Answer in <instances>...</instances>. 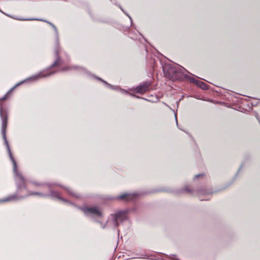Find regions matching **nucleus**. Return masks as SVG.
Masks as SVG:
<instances>
[{"label":"nucleus","mask_w":260,"mask_h":260,"mask_svg":"<svg viewBox=\"0 0 260 260\" xmlns=\"http://www.w3.org/2000/svg\"><path fill=\"white\" fill-rule=\"evenodd\" d=\"M22 20H39L47 22L54 29L56 34L55 40V54L56 56V59L53 63L45 70L42 71L38 74L33 75L31 77L16 84L13 87L10 89L2 98L0 101H3L6 100L9 96L10 93L17 86L25 82H33L38 81L41 78H46L50 76L59 72H64L67 71H71L73 70H78L81 73L88 74V71L84 68L79 66H67L65 67H61L62 66L65 64L64 61L61 59L59 55V38L58 33L56 26L52 23L45 21L43 19L32 18V19H19Z\"/></svg>","instance_id":"f257e3e1"},{"label":"nucleus","mask_w":260,"mask_h":260,"mask_svg":"<svg viewBox=\"0 0 260 260\" xmlns=\"http://www.w3.org/2000/svg\"><path fill=\"white\" fill-rule=\"evenodd\" d=\"M0 117L2 120L1 132L5 142V144L7 147L9 157L13 163L14 178L17 186V194H18L20 193V190L22 189L27 190L25 186L26 180L22 175L17 171L16 162L12 155L9 143L7 139L6 130L8 124V110L6 105L3 102H0Z\"/></svg>","instance_id":"f03ea898"},{"label":"nucleus","mask_w":260,"mask_h":260,"mask_svg":"<svg viewBox=\"0 0 260 260\" xmlns=\"http://www.w3.org/2000/svg\"><path fill=\"white\" fill-rule=\"evenodd\" d=\"M160 62L166 78L172 81L182 80L185 79L194 83L202 89L206 90L208 88V85L205 83L188 76L187 73H189L181 66L173 64L170 60L165 61L160 59Z\"/></svg>","instance_id":"7ed1b4c3"},{"label":"nucleus","mask_w":260,"mask_h":260,"mask_svg":"<svg viewBox=\"0 0 260 260\" xmlns=\"http://www.w3.org/2000/svg\"><path fill=\"white\" fill-rule=\"evenodd\" d=\"M48 187L50 189V193H43L40 192H29L28 194L25 196H18L17 194H15L13 195L9 196V197L0 200V203H3L11 201H16L19 199H24L29 196L32 195H38L41 197H51L53 198L57 199L60 201H62L65 203L69 205H71L74 206H76L73 203L69 201V200L63 198L60 196L61 193L59 191L52 190L50 189V186L48 185Z\"/></svg>","instance_id":"20e7f679"},{"label":"nucleus","mask_w":260,"mask_h":260,"mask_svg":"<svg viewBox=\"0 0 260 260\" xmlns=\"http://www.w3.org/2000/svg\"><path fill=\"white\" fill-rule=\"evenodd\" d=\"M135 210V209H132L131 210L117 211L114 213L111 214V217L109 221H111L115 228L118 227L120 223H122L128 219V212L131 211H134Z\"/></svg>","instance_id":"39448f33"},{"label":"nucleus","mask_w":260,"mask_h":260,"mask_svg":"<svg viewBox=\"0 0 260 260\" xmlns=\"http://www.w3.org/2000/svg\"><path fill=\"white\" fill-rule=\"evenodd\" d=\"M78 208L82 210L85 215L88 217L94 218L101 217L102 216V212L99 210V208L97 206L78 207Z\"/></svg>","instance_id":"423d86ee"},{"label":"nucleus","mask_w":260,"mask_h":260,"mask_svg":"<svg viewBox=\"0 0 260 260\" xmlns=\"http://www.w3.org/2000/svg\"><path fill=\"white\" fill-rule=\"evenodd\" d=\"M152 82L150 81H146L134 88L129 89V90L134 91L136 93L141 94H144L149 90V88L151 85Z\"/></svg>","instance_id":"0eeeda50"},{"label":"nucleus","mask_w":260,"mask_h":260,"mask_svg":"<svg viewBox=\"0 0 260 260\" xmlns=\"http://www.w3.org/2000/svg\"><path fill=\"white\" fill-rule=\"evenodd\" d=\"M94 78L97 79L99 81H101L103 82L107 86V87L108 88L112 89L115 90H119V91L120 92H121L123 94H128L132 96L136 97L137 98H139V99H140V98L143 99V98H140V97H139L138 96H137V95L134 94L133 93H129L127 90H125L124 89H122V88H120L119 86H113V85H112L111 84H110L108 83H107L106 81L103 80L102 79H101L100 77H98L94 76Z\"/></svg>","instance_id":"6e6552de"},{"label":"nucleus","mask_w":260,"mask_h":260,"mask_svg":"<svg viewBox=\"0 0 260 260\" xmlns=\"http://www.w3.org/2000/svg\"><path fill=\"white\" fill-rule=\"evenodd\" d=\"M139 194L137 193H126L115 198V199L123 201H135Z\"/></svg>","instance_id":"1a4fd4ad"},{"label":"nucleus","mask_w":260,"mask_h":260,"mask_svg":"<svg viewBox=\"0 0 260 260\" xmlns=\"http://www.w3.org/2000/svg\"><path fill=\"white\" fill-rule=\"evenodd\" d=\"M197 194L199 196V199L201 201H208L209 200V198H207V196L205 197H202V196H208L212 194L215 191H212L211 189H204L198 190L196 191Z\"/></svg>","instance_id":"9d476101"},{"label":"nucleus","mask_w":260,"mask_h":260,"mask_svg":"<svg viewBox=\"0 0 260 260\" xmlns=\"http://www.w3.org/2000/svg\"><path fill=\"white\" fill-rule=\"evenodd\" d=\"M129 37L132 39H137L139 38V36H141V34L138 31H136L135 33L132 31H130L128 34Z\"/></svg>","instance_id":"9b49d317"},{"label":"nucleus","mask_w":260,"mask_h":260,"mask_svg":"<svg viewBox=\"0 0 260 260\" xmlns=\"http://www.w3.org/2000/svg\"><path fill=\"white\" fill-rule=\"evenodd\" d=\"M64 188L69 192L70 196L75 197L76 198H80L81 197L78 193L74 192L71 188L68 187Z\"/></svg>","instance_id":"f8f14e48"},{"label":"nucleus","mask_w":260,"mask_h":260,"mask_svg":"<svg viewBox=\"0 0 260 260\" xmlns=\"http://www.w3.org/2000/svg\"><path fill=\"white\" fill-rule=\"evenodd\" d=\"M194 192V190L190 189L188 185L185 186L180 191V192H187L191 194H193Z\"/></svg>","instance_id":"ddd939ff"},{"label":"nucleus","mask_w":260,"mask_h":260,"mask_svg":"<svg viewBox=\"0 0 260 260\" xmlns=\"http://www.w3.org/2000/svg\"><path fill=\"white\" fill-rule=\"evenodd\" d=\"M148 256L147 254H144V253H141V254L137 253L136 254L135 258L146 259V258H148Z\"/></svg>","instance_id":"4468645a"},{"label":"nucleus","mask_w":260,"mask_h":260,"mask_svg":"<svg viewBox=\"0 0 260 260\" xmlns=\"http://www.w3.org/2000/svg\"><path fill=\"white\" fill-rule=\"evenodd\" d=\"M165 105L167 107H168L170 110H171L173 112H174V115H175V120H176V123L177 124V125H178V121H177V113L176 112H175V111L172 109L168 104H165Z\"/></svg>","instance_id":"2eb2a0df"},{"label":"nucleus","mask_w":260,"mask_h":260,"mask_svg":"<svg viewBox=\"0 0 260 260\" xmlns=\"http://www.w3.org/2000/svg\"><path fill=\"white\" fill-rule=\"evenodd\" d=\"M120 9L121 10V11L129 18L131 22V25L133 24L132 19L131 17L127 14V12H125L124 10L121 8L120 6H119Z\"/></svg>","instance_id":"dca6fc26"},{"label":"nucleus","mask_w":260,"mask_h":260,"mask_svg":"<svg viewBox=\"0 0 260 260\" xmlns=\"http://www.w3.org/2000/svg\"><path fill=\"white\" fill-rule=\"evenodd\" d=\"M95 222H99L101 224V226H102V228H103V229H104V228L106 227V224H103L102 222H99V221H97V220H95Z\"/></svg>","instance_id":"f3484780"},{"label":"nucleus","mask_w":260,"mask_h":260,"mask_svg":"<svg viewBox=\"0 0 260 260\" xmlns=\"http://www.w3.org/2000/svg\"><path fill=\"white\" fill-rule=\"evenodd\" d=\"M203 176V174H200L194 176V179L198 178L200 177V176Z\"/></svg>","instance_id":"a211bd4d"},{"label":"nucleus","mask_w":260,"mask_h":260,"mask_svg":"<svg viewBox=\"0 0 260 260\" xmlns=\"http://www.w3.org/2000/svg\"><path fill=\"white\" fill-rule=\"evenodd\" d=\"M33 183H34L35 185H36V186H42V185H43V184H41V183H39L34 182Z\"/></svg>","instance_id":"6ab92c4d"},{"label":"nucleus","mask_w":260,"mask_h":260,"mask_svg":"<svg viewBox=\"0 0 260 260\" xmlns=\"http://www.w3.org/2000/svg\"><path fill=\"white\" fill-rule=\"evenodd\" d=\"M179 101H180L176 102L177 107H178V106H179Z\"/></svg>","instance_id":"aec40b11"},{"label":"nucleus","mask_w":260,"mask_h":260,"mask_svg":"<svg viewBox=\"0 0 260 260\" xmlns=\"http://www.w3.org/2000/svg\"><path fill=\"white\" fill-rule=\"evenodd\" d=\"M242 165L240 166V167L239 168V170H238V171H240L241 169H242Z\"/></svg>","instance_id":"412c9836"},{"label":"nucleus","mask_w":260,"mask_h":260,"mask_svg":"<svg viewBox=\"0 0 260 260\" xmlns=\"http://www.w3.org/2000/svg\"><path fill=\"white\" fill-rule=\"evenodd\" d=\"M257 119L258 120L259 123H260V120L259 119V118L257 117Z\"/></svg>","instance_id":"4be33fe9"},{"label":"nucleus","mask_w":260,"mask_h":260,"mask_svg":"<svg viewBox=\"0 0 260 260\" xmlns=\"http://www.w3.org/2000/svg\"><path fill=\"white\" fill-rule=\"evenodd\" d=\"M117 232H118V234L119 235V230H117Z\"/></svg>","instance_id":"5701e85b"},{"label":"nucleus","mask_w":260,"mask_h":260,"mask_svg":"<svg viewBox=\"0 0 260 260\" xmlns=\"http://www.w3.org/2000/svg\"><path fill=\"white\" fill-rule=\"evenodd\" d=\"M111 1H112V0H110Z\"/></svg>","instance_id":"b1692460"}]
</instances>
